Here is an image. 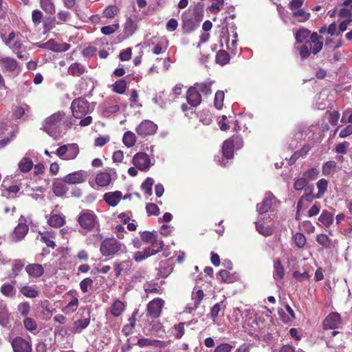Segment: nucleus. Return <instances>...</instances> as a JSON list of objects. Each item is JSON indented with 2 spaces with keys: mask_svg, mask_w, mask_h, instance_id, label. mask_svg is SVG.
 Listing matches in <instances>:
<instances>
[{
  "mask_svg": "<svg viewBox=\"0 0 352 352\" xmlns=\"http://www.w3.org/2000/svg\"><path fill=\"white\" fill-rule=\"evenodd\" d=\"M274 199L275 197L271 192L266 194V197L263 201L256 206L257 211L259 214L267 212L271 209L272 201Z\"/></svg>",
  "mask_w": 352,
  "mask_h": 352,
  "instance_id": "nucleus-11",
  "label": "nucleus"
},
{
  "mask_svg": "<svg viewBox=\"0 0 352 352\" xmlns=\"http://www.w3.org/2000/svg\"><path fill=\"white\" fill-rule=\"evenodd\" d=\"M25 271L30 277L39 278L44 274V268L38 263L28 264L25 267Z\"/></svg>",
  "mask_w": 352,
  "mask_h": 352,
  "instance_id": "nucleus-12",
  "label": "nucleus"
},
{
  "mask_svg": "<svg viewBox=\"0 0 352 352\" xmlns=\"http://www.w3.org/2000/svg\"><path fill=\"white\" fill-rule=\"evenodd\" d=\"M65 118V113L61 111L56 112L45 118L42 129L52 137L56 134L60 122Z\"/></svg>",
  "mask_w": 352,
  "mask_h": 352,
  "instance_id": "nucleus-1",
  "label": "nucleus"
},
{
  "mask_svg": "<svg viewBox=\"0 0 352 352\" xmlns=\"http://www.w3.org/2000/svg\"><path fill=\"white\" fill-rule=\"evenodd\" d=\"M318 221L324 226L329 227L333 222V214L327 210H323Z\"/></svg>",
  "mask_w": 352,
  "mask_h": 352,
  "instance_id": "nucleus-24",
  "label": "nucleus"
},
{
  "mask_svg": "<svg viewBox=\"0 0 352 352\" xmlns=\"http://www.w3.org/2000/svg\"><path fill=\"white\" fill-rule=\"evenodd\" d=\"M131 267L129 261H123L120 263H115L116 276H119L122 272L128 270Z\"/></svg>",
  "mask_w": 352,
  "mask_h": 352,
  "instance_id": "nucleus-45",
  "label": "nucleus"
},
{
  "mask_svg": "<svg viewBox=\"0 0 352 352\" xmlns=\"http://www.w3.org/2000/svg\"><path fill=\"white\" fill-rule=\"evenodd\" d=\"M122 141L127 147H131L136 142L135 135L131 131H126L124 134Z\"/></svg>",
  "mask_w": 352,
  "mask_h": 352,
  "instance_id": "nucleus-35",
  "label": "nucleus"
},
{
  "mask_svg": "<svg viewBox=\"0 0 352 352\" xmlns=\"http://www.w3.org/2000/svg\"><path fill=\"white\" fill-rule=\"evenodd\" d=\"M213 81H205L202 82H196L193 85L196 89L204 96L206 97L212 94V85Z\"/></svg>",
  "mask_w": 352,
  "mask_h": 352,
  "instance_id": "nucleus-18",
  "label": "nucleus"
},
{
  "mask_svg": "<svg viewBox=\"0 0 352 352\" xmlns=\"http://www.w3.org/2000/svg\"><path fill=\"white\" fill-rule=\"evenodd\" d=\"M24 266V263L21 260L14 261L12 265V274L14 276H16L19 274V272L22 270Z\"/></svg>",
  "mask_w": 352,
  "mask_h": 352,
  "instance_id": "nucleus-61",
  "label": "nucleus"
},
{
  "mask_svg": "<svg viewBox=\"0 0 352 352\" xmlns=\"http://www.w3.org/2000/svg\"><path fill=\"white\" fill-rule=\"evenodd\" d=\"M234 147L232 145L231 141L226 140L223 142L222 146V153L223 157L226 159L230 160L233 157V152Z\"/></svg>",
  "mask_w": 352,
  "mask_h": 352,
  "instance_id": "nucleus-22",
  "label": "nucleus"
},
{
  "mask_svg": "<svg viewBox=\"0 0 352 352\" xmlns=\"http://www.w3.org/2000/svg\"><path fill=\"white\" fill-rule=\"evenodd\" d=\"M113 175H116L115 172L113 175L107 172H101L96 175V183L101 187L107 186L111 183Z\"/></svg>",
  "mask_w": 352,
  "mask_h": 352,
  "instance_id": "nucleus-17",
  "label": "nucleus"
},
{
  "mask_svg": "<svg viewBox=\"0 0 352 352\" xmlns=\"http://www.w3.org/2000/svg\"><path fill=\"white\" fill-rule=\"evenodd\" d=\"M310 31L306 28H300L299 29L296 34L295 38L298 43H302L306 38H307L310 35Z\"/></svg>",
  "mask_w": 352,
  "mask_h": 352,
  "instance_id": "nucleus-38",
  "label": "nucleus"
},
{
  "mask_svg": "<svg viewBox=\"0 0 352 352\" xmlns=\"http://www.w3.org/2000/svg\"><path fill=\"white\" fill-rule=\"evenodd\" d=\"M28 227L25 223H20L15 228L13 235L16 241L21 240L28 233Z\"/></svg>",
  "mask_w": 352,
  "mask_h": 352,
  "instance_id": "nucleus-20",
  "label": "nucleus"
},
{
  "mask_svg": "<svg viewBox=\"0 0 352 352\" xmlns=\"http://www.w3.org/2000/svg\"><path fill=\"white\" fill-rule=\"evenodd\" d=\"M122 195V192L117 190L115 192L105 193L103 197L107 204L114 207L120 202Z\"/></svg>",
  "mask_w": 352,
  "mask_h": 352,
  "instance_id": "nucleus-14",
  "label": "nucleus"
},
{
  "mask_svg": "<svg viewBox=\"0 0 352 352\" xmlns=\"http://www.w3.org/2000/svg\"><path fill=\"white\" fill-rule=\"evenodd\" d=\"M67 155L64 158V160H73L76 157L79 153L78 146L76 144H70L67 145Z\"/></svg>",
  "mask_w": 352,
  "mask_h": 352,
  "instance_id": "nucleus-29",
  "label": "nucleus"
},
{
  "mask_svg": "<svg viewBox=\"0 0 352 352\" xmlns=\"http://www.w3.org/2000/svg\"><path fill=\"white\" fill-rule=\"evenodd\" d=\"M33 166L32 161L28 157H23L19 164V168L23 173L29 172Z\"/></svg>",
  "mask_w": 352,
  "mask_h": 352,
  "instance_id": "nucleus-34",
  "label": "nucleus"
},
{
  "mask_svg": "<svg viewBox=\"0 0 352 352\" xmlns=\"http://www.w3.org/2000/svg\"><path fill=\"white\" fill-rule=\"evenodd\" d=\"M256 230L262 235L265 236H271L273 232V228L270 226H265L263 223H261V221L256 223Z\"/></svg>",
  "mask_w": 352,
  "mask_h": 352,
  "instance_id": "nucleus-26",
  "label": "nucleus"
},
{
  "mask_svg": "<svg viewBox=\"0 0 352 352\" xmlns=\"http://www.w3.org/2000/svg\"><path fill=\"white\" fill-rule=\"evenodd\" d=\"M126 87V82L124 80L120 79L116 81L113 85V91L116 93L123 94Z\"/></svg>",
  "mask_w": 352,
  "mask_h": 352,
  "instance_id": "nucleus-40",
  "label": "nucleus"
},
{
  "mask_svg": "<svg viewBox=\"0 0 352 352\" xmlns=\"http://www.w3.org/2000/svg\"><path fill=\"white\" fill-rule=\"evenodd\" d=\"M224 92L223 91H217L214 96V105L217 109H221L223 105Z\"/></svg>",
  "mask_w": 352,
  "mask_h": 352,
  "instance_id": "nucleus-43",
  "label": "nucleus"
},
{
  "mask_svg": "<svg viewBox=\"0 0 352 352\" xmlns=\"http://www.w3.org/2000/svg\"><path fill=\"white\" fill-rule=\"evenodd\" d=\"M219 278L222 282L224 283H231L232 282V276L230 273L225 270H221L219 272L218 274Z\"/></svg>",
  "mask_w": 352,
  "mask_h": 352,
  "instance_id": "nucleus-58",
  "label": "nucleus"
},
{
  "mask_svg": "<svg viewBox=\"0 0 352 352\" xmlns=\"http://www.w3.org/2000/svg\"><path fill=\"white\" fill-rule=\"evenodd\" d=\"M10 344L14 352H32V344L22 337L10 338Z\"/></svg>",
  "mask_w": 352,
  "mask_h": 352,
  "instance_id": "nucleus-5",
  "label": "nucleus"
},
{
  "mask_svg": "<svg viewBox=\"0 0 352 352\" xmlns=\"http://www.w3.org/2000/svg\"><path fill=\"white\" fill-rule=\"evenodd\" d=\"M212 4L209 9L212 13L217 14L224 4L223 0H212Z\"/></svg>",
  "mask_w": 352,
  "mask_h": 352,
  "instance_id": "nucleus-49",
  "label": "nucleus"
},
{
  "mask_svg": "<svg viewBox=\"0 0 352 352\" xmlns=\"http://www.w3.org/2000/svg\"><path fill=\"white\" fill-rule=\"evenodd\" d=\"M1 292L6 296L12 297L14 296V288L10 284H4L1 287Z\"/></svg>",
  "mask_w": 352,
  "mask_h": 352,
  "instance_id": "nucleus-53",
  "label": "nucleus"
},
{
  "mask_svg": "<svg viewBox=\"0 0 352 352\" xmlns=\"http://www.w3.org/2000/svg\"><path fill=\"white\" fill-rule=\"evenodd\" d=\"M336 167V163L334 161L327 162L322 166V174L324 175H329L331 171Z\"/></svg>",
  "mask_w": 352,
  "mask_h": 352,
  "instance_id": "nucleus-51",
  "label": "nucleus"
},
{
  "mask_svg": "<svg viewBox=\"0 0 352 352\" xmlns=\"http://www.w3.org/2000/svg\"><path fill=\"white\" fill-rule=\"evenodd\" d=\"M186 100L192 107H197L202 101L201 94L196 89L194 85L189 87L186 93Z\"/></svg>",
  "mask_w": 352,
  "mask_h": 352,
  "instance_id": "nucleus-9",
  "label": "nucleus"
},
{
  "mask_svg": "<svg viewBox=\"0 0 352 352\" xmlns=\"http://www.w3.org/2000/svg\"><path fill=\"white\" fill-rule=\"evenodd\" d=\"M48 223L53 227H60L65 223V220L63 217L59 214H53L48 219Z\"/></svg>",
  "mask_w": 352,
  "mask_h": 352,
  "instance_id": "nucleus-31",
  "label": "nucleus"
},
{
  "mask_svg": "<svg viewBox=\"0 0 352 352\" xmlns=\"http://www.w3.org/2000/svg\"><path fill=\"white\" fill-rule=\"evenodd\" d=\"M71 109L73 116L80 119L89 113V103L84 98H78L72 101Z\"/></svg>",
  "mask_w": 352,
  "mask_h": 352,
  "instance_id": "nucleus-3",
  "label": "nucleus"
},
{
  "mask_svg": "<svg viewBox=\"0 0 352 352\" xmlns=\"http://www.w3.org/2000/svg\"><path fill=\"white\" fill-rule=\"evenodd\" d=\"M322 37L318 36L316 32H314L311 34V42L313 43V47H311V52L314 54H318L322 48L323 43L320 41V38Z\"/></svg>",
  "mask_w": 352,
  "mask_h": 352,
  "instance_id": "nucleus-21",
  "label": "nucleus"
},
{
  "mask_svg": "<svg viewBox=\"0 0 352 352\" xmlns=\"http://www.w3.org/2000/svg\"><path fill=\"white\" fill-rule=\"evenodd\" d=\"M138 344L141 346H155L157 348H164L166 346V343L163 341L158 340H151L148 338H140L138 340Z\"/></svg>",
  "mask_w": 352,
  "mask_h": 352,
  "instance_id": "nucleus-15",
  "label": "nucleus"
},
{
  "mask_svg": "<svg viewBox=\"0 0 352 352\" xmlns=\"http://www.w3.org/2000/svg\"><path fill=\"white\" fill-rule=\"evenodd\" d=\"M274 278L275 279H283L285 276V269L279 259L274 261Z\"/></svg>",
  "mask_w": 352,
  "mask_h": 352,
  "instance_id": "nucleus-25",
  "label": "nucleus"
},
{
  "mask_svg": "<svg viewBox=\"0 0 352 352\" xmlns=\"http://www.w3.org/2000/svg\"><path fill=\"white\" fill-rule=\"evenodd\" d=\"M146 210L148 215H158L160 209L155 204H148Z\"/></svg>",
  "mask_w": 352,
  "mask_h": 352,
  "instance_id": "nucleus-60",
  "label": "nucleus"
},
{
  "mask_svg": "<svg viewBox=\"0 0 352 352\" xmlns=\"http://www.w3.org/2000/svg\"><path fill=\"white\" fill-rule=\"evenodd\" d=\"M228 140L232 142L233 146L236 149H239L243 146V139L239 136H232L231 138Z\"/></svg>",
  "mask_w": 352,
  "mask_h": 352,
  "instance_id": "nucleus-63",
  "label": "nucleus"
},
{
  "mask_svg": "<svg viewBox=\"0 0 352 352\" xmlns=\"http://www.w3.org/2000/svg\"><path fill=\"white\" fill-rule=\"evenodd\" d=\"M309 182L305 179V177H302L295 181L294 187L296 190H301Z\"/></svg>",
  "mask_w": 352,
  "mask_h": 352,
  "instance_id": "nucleus-59",
  "label": "nucleus"
},
{
  "mask_svg": "<svg viewBox=\"0 0 352 352\" xmlns=\"http://www.w3.org/2000/svg\"><path fill=\"white\" fill-rule=\"evenodd\" d=\"M164 302L161 298H155L147 305L148 315L152 318H157L160 316Z\"/></svg>",
  "mask_w": 352,
  "mask_h": 352,
  "instance_id": "nucleus-8",
  "label": "nucleus"
},
{
  "mask_svg": "<svg viewBox=\"0 0 352 352\" xmlns=\"http://www.w3.org/2000/svg\"><path fill=\"white\" fill-rule=\"evenodd\" d=\"M119 28L118 23L111 25L103 26L101 28V32L105 35H110L115 32Z\"/></svg>",
  "mask_w": 352,
  "mask_h": 352,
  "instance_id": "nucleus-55",
  "label": "nucleus"
},
{
  "mask_svg": "<svg viewBox=\"0 0 352 352\" xmlns=\"http://www.w3.org/2000/svg\"><path fill=\"white\" fill-rule=\"evenodd\" d=\"M64 179L60 180L56 179L52 184V190L54 193L57 197L64 196L68 190V188L65 185Z\"/></svg>",
  "mask_w": 352,
  "mask_h": 352,
  "instance_id": "nucleus-13",
  "label": "nucleus"
},
{
  "mask_svg": "<svg viewBox=\"0 0 352 352\" xmlns=\"http://www.w3.org/2000/svg\"><path fill=\"white\" fill-rule=\"evenodd\" d=\"M196 25L193 21L188 18L186 13L182 14V29L184 32L189 33L192 32L195 29Z\"/></svg>",
  "mask_w": 352,
  "mask_h": 352,
  "instance_id": "nucleus-23",
  "label": "nucleus"
},
{
  "mask_svg": "<svg viewBox=\"0 0 352 352\" xmlns=\"http://www.w3.org/2000/svg\"><path fill=\"white\" fill-rule=\"evenodd\" d=\"M133 165L142 171L147 170L150 167L151 160L145 153H138L133 158Z\"/></svg>",
  "mask_w": 352,
  "mask_h": 352,
  "instance_id": "nucleus-6",
  "label": "nucleus"
},
{
  "mask_svg": "<svg viewBox=\"0 0 352 352\" xmlns=\"http://www.w3.org/2000/svg\"><path fill=\"white\" fill-rule=\"evenodd\" d=\"M17 311L22 316H27L30 311V305L28 302H23L18 305Z\"/></svg>",
  "mask_w": 352,
  "mask_h": 352,
  "instance_id": "nucleus-42",
  "label": "nucleus"
},
{
  "mask_svg": "<svg viewBox=\"0 0 352 352\" xmlns=\"http://www.w3.org/2000/svg\"><path fill=\"white\" fill-rule=\"evenodd\" d=\"M292 15L294 17H299L298 22H305L307 21L310 16V14L306 12L304 9L294 11Z\"/></svg>",
  "mask_w": 352,
  "mask_h": 352,
  "instance_id": "nucleus-44",
  "label": "nucleus"
},
{
  "mask_svg": "<svg viewBox=\"0 0 352 352\" xmlns=\"http://www.w3.org/2000/svg\"><path fill=\"white\" fill-rule=\"evenodd\" d=\"M222 302L216 303L211 309H210V317L214 322L216 321V318H217L219 311L221 309V305Z\"/></svg>",
  "mask_w": 352,
  "mask_h": 352,
  "instance_id": "nucleus-56",
  "label": "nucleus"
},
{
  "mask_svg": "<svg viewBox=\"0 0 352 352\" xmlns=\"http://www.w3.org/2000/svg\"><path fill=\"white\" fill-rule=\"evenodd\" d=\"M43 18V13L38 10H35L32 12V19L34 25H38Z\"/></svg>",
  "mask_w": 352,
  "mask_h": 352,
  "instance_id": "nucleus-62",
  "label": "nucleus"
},
{
  "mask_svg": "<svg viewBox=\"0 0 352 352\" xmlns=\"http://www.w3.org/2000/svg\"><path fill=\"white\" fill-rule=\"evenodd\" d=\"M154 184V180L148 177L142 184V189L144 190L145 193L151 195L152 194V186Z\"/></svg>",
  "mask_w": 352,
  "mask_h": 352,
  "instance_id": "nucleus-46",
  "label": "nucleus"
},
{
  "mask_svg": "<svg viewBox=\"0 0 352 352\" xmlns=\"http://www.w3.org/2000/svg\"><path fill=\"white\" fill-rule=\"evenodd\" d=\"M230 60L229 54L225 50H219L216 56V61L221 65H226Z\"/></svg>",
  "mask_w": 352,
  "mask_h": 352,
  "instance_id": "nucleus-39",
  "label": "nucleus"
},
{
  "mask_svg": "<svg viewBox=\"0 0 352 352\" xmlns=\"http://www.w3.org/2000/svg\"><path fill=\"white\" fill-rule=\"evenodd\" d=\"M25 328L30 331H32L36 329V322L31 318H26L23 321Z\"/></svg>",
  "mask_w": 352,
  "mask_h": 352,
  "instance_id": "nucleus-57",
  "label": "nucleus"
},
{
  "mask_svg": "<svg viewBox=\"0 0 352 352\" xmlns=\"http://www.w3.org/2000/svg\"><path fill=\"white\" fill-rule=\"evenodd\" d=\"M118 11H119V9H118L116 6H111L107 7V8L104 10V12H103V13H104V15L107 18L112 19V18H113L116 15H117V14H118Z\"/></svg>",
  "mask_w": 352,
  "mask_h": 352,
  "instance_id": "nucleus-50",
  "label": "nucleus"
},
{
  "mask_svg": "<svg viewBox=\"0 0 352 352\" xmlns=\"http://www.w3.org/2000/svg\"><path fill=\"white\" fill-rule=\"evenodd\" d=\"M122 246V243L115 239H106L102 242L100 250L104 256L114 255L121 250Z\"/></svg>",
  "mask_w": 352,
  "mask_h": 352,
  "instance_id": "nucleus-4",
  "label": "nucleus"
},
{
  "mask_svg": "<svg viewBox=\"0 0 352 352\" xmlns=\"http://www.w3.org/2000/svg\"><path fill=\"white\" fill-rule=\"evenodd\" d=\"M294 241L299 248H302L305 245L306 238L303 234L298 232L294 235Z\"/></svg>",
  "mask_w": 352,
  "mask_h": 352,
  "instance_id": "nucleus-52",
  "label": "nucleus"
},
{
  "mask_svg": "<svg viewBox=\"0 0 352 352\" xmlns=\"http://www.w3.org/2000/svg\"><path fill=\"white\" fill-rule=\"evenodd\" d=\"M157 126L150 120L142 122L136 128L137 133L142 137L153 134L157 131Z\"/></svg>",
  "mask_w": 352,
  "mask_h": 352,
  "instance_id": "nucleus-7",
  "label": "nucleus"
},
{
  "mask_svg": "<svg viewBox=\"0 0 352 352\" xmlns=\"http://www.w3.org/2000/svg\"><path fill=\"white\" fill-rule=\"evenodd\" d=\"M0 65L3 69L8 72H14L18 66L17 61L15 59L9 57L1 59Z\"/></svg>",
  "mask_w": 352,
  "mask_h": 352,
  "instance_id": "nucleus-19",
  "label": "nucleus"
},
{
  "mask_svg": "<svg viewBox=\"0 0 352 352\" xmlns=\"http://www.w3.org/2000/svg\"><path fill=\"white\" fill-rule=\"evenodd\" d=\"M64 182L67 184H80L85 181L82 171H76L67 175L64 178Z\"/></svg>",
  "mask_w": 352,
  "mask_h": 352,
  "instance_id": "nucleus-16",
  "label": "nucleus"
},
{
  "mask_svg": "<svg viewBox=\"0 0 352 352\" xmlns=\"http://www.w3.org/2000/svg\"><path fill=\"white\" fill-rule=\"evenodd\" d=\"M41 8L47 14H53L56 9L54 3L51 0H41Z\"/></svg>",
  "mask_w": 352,
  "mask_h": 352,
  "instance_id": "nucleus-33",
  "label": "nucleus"
},
{
  "mask_svg": "<svg viewBox=\"0 0 352 352\" xmlns=\"http://www.w3.org/2000/svg\"><path fill=\"white\" fill-rule=\"evenodd\" d=\"M80 227L88 231L93 230L98 224L96 215L92 211L83 210L78 218Z\"/></svg>",
  "mask_w": 352,
  "mask_h": 352,
  "instance_id": "nucleus-2",
  "label": "nucleus"
},
{
  "mask_svg": "<svg viewBox=\"0 0 352 352\" xmlns=\"http://www.w3.org/2000/svg\"><path fill=\"white\" fill-rule=\"evenodd\" d=\"M316 241L324 248H330L332 245V240L325 234H320L316 236Z\"/></svg>",
  "mask_w": 352,
  "mask_h": 352,
  "instance_id": "nucleus-30",
  "label": "nucleus"
},
{
  "mask_svg": "<svg viewBox=\"0 0 352 352\" xmlns=\"http://www.w3.org/2000/svg\"><path fill=\"white\" fill-rule=\"evenodd\" d=\"M90 319L85 318L82 320H78L74 324L73 332L80 333L82 329H85L89 324Z\"/></svg>",
  "mask_w": 352,
  "mask_h": 352,
  "instance_id": "nucleus-32",
  "label": "nucleus"
},
{
  "mask_svg": "<svg viewBox=\"0 0 352 352\" xmlns=\"http://www.w3.org/2000/svg\"><path fill=\"white\" fill-rule=\"evenodd\" d=\"M341 317L337 312L329 314L323 321V328L324 329H335L338 328L340 323Z\"/></svg>",
  "mask_w": 352,
  "mask_h": 352,
  "instance_id": "nucleus-10",
  "label": "nucleus"
},
{
  "mask_svg": "<svg viewBox=\"0 0 352 352\" xmlns=\"http://www.w3.org/2000/svg\"><path fill=\"white\" fill-rule=\"evenodd\" d=\"M193 14L195 19L201 21L203 17V5L198 3L193 8Z\"/></svg>",
  "mask_w": 352,
  "mask_h": 352,
  "instance_id": "nucleus-54",
  "label": "nucleus"
},
{
  "mask_svg": "<svg viewBox=\"0 0 352 352\" xmlns=\"http://www.w3.org/2000/svg\"><path fill=\"white\" fill-rule=\"evenodd\" d=\"M137 29L136 23L130 18L126 19L124 24V33L126 36H131Z\"/></svg>",
  "mask_w": 352,
  "mask_h": 352,
  "instance_id": "nucleus-28",
  "label": "nucleus"
},
{
  "mask_svg": "<svg viewBox=\"0 0 352 352\" xmlns=\"http://www.w3.org/2000/svg\"><path fill=\"white\" fill-rule=\"evenodd\" d=\"M232 349V346L228 343H223L218 345L214 352H230Z\"/></svg>",
  "mask_w": 352,
  "mask_h": 352,
  "instance_id": "nucleus-64",
  "label": "nucleus"
},
{
  "mask_svg": "<svg viewBox=\"0 0 352 352\" xmlns=\"http://www.w3.org/2000/svg\"><path fill=\"white\" fill-rule=\"evenodd\" d=\"M19 292L25 297L34 298L38 296V292L32 286H23L20 288Z\"/></svg>",
  "mask_w": 352,
  "mask_h": 352,
  "instance_id": "nucleus-27",
  "label": "nucleus"
},
{
  "mask_svg": "<svg viewBox=\"0 0 352 352\" xmlns=\"http://www.w3.org/2000/svg\"><path fill=\"white\" fill-rule=\"evenodd\" d=\"M85 72L83 67L78 63H75L69 67V72L73 76H80Z\"/></svg>",
  "mask_w": 352,
  "mask_h": 352,
  "instance_id": "nucleus-41",
  "label": "nucleus"
},
{
  "mask_svg": "<svg viewBox=\"0 0 352 352\" xmlns=\"http://www.w3.org/2000/svg\"><path fill=\"white\" fill-rule=\"evenodd\" d=\"M328 186V182L325 179H321L317 182V187L318 188V192L317 195V198L321 197L322 195L327 190Z\"/></svg>",
  "mask_w": 352,
  "mask_h": 352,
  "instance_id": "nucleus-48",
  "label": "nucleus"
},
{
  "mask_svg": "<svg viewBox=\"0 0 352 352\" xmlns=\"http://www.w3.org/2000/svg\"><path fill=\"white\" fill-rule=\"evenodd\" d=\"M318 173L319 172L316 168H311L302 174V177H305V179L309 182L310 180H314Z\"/></svg>",
  "mask_w": 352,
  "mask_h": 352,
  "instance_id": "nucleus-47",
  "label": "nucleus"
},
{
  "mask_svg": "<svg viewBox=\"0 0 352 352\" xmlns=\"http://www.w3.org/2000/svg\"><path fill=\"white\" fill-rule=\"evenodd\" d=\"M124 309V305L120 300H116L111 306V313L114 316H119L121 315Z\"/></svg>",
  "mask_w": 352,
  "mask_h": 352,
  "instance_id": "nucleus-36",
  "label": "nucleus"
},
{
  "mask_svg": "<svg viewBox=\"0 0 352 352\" xmlns=\"http://www.w3.org/2000/svg\"><path fill=\"white\" fill-rule=\"evenodd\" d=\"M141 239L145 243H151L153 246L157 243L156 235L151 232L144 231L141 233Z\"/></svg>",
  "mask_w": 352,
  "mask_h": 352,
  "instance_id": "nucleus-37",
  "label": "nucleus"
}]
</instances>
